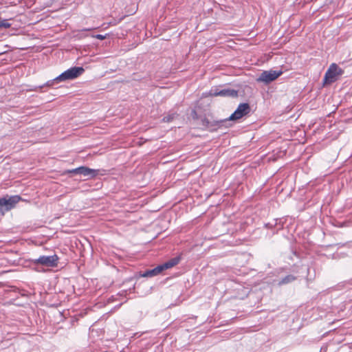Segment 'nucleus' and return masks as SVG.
Wrapping results in <instances>:
<instances>
[{
  "label": "nucleus",
  "mask_w": 352,
  "mask_h": 352,
  "mask_svg": "<svg viewBox=\"0 0 352 352\" xmlns=\"http://www.w3.org/2000/svg\"><path fill=\"white\" fill-rule=\"evenodd\" d=\"M58 257L56 254L50 256H41L34 261L35 264H41L43 266L54 267L58 265Z\"/></svg>",
  "instance_id": "nucleus-5"
},
{
  "label": "nucleus",
  "mask_w": 352,
  "mask_h": 352,
  "mask_svg": "<svg viewBox=\"0 0 352 352\" xmlns=\"http://www.w3.org/2000/svg\"><path fill=\"white\" fill-rule=\"evenodd\" d=\"M341 74V69L336 65L333 63L330 65L329 68L325 73L324 77V83H331L336 80V77Z\"/></svg>",
  "instance_id": "nucleus-6"
},
{
  "label": "nucleus",
  "mask_w": 352,
  "mask_h": 352,
  "mask_svg": "<svg viewBox=\"0 0 352 352\" xmlns=\"http://www.w3.org/2000/svg\"><path fill=\"white\" fill-rule=\"evenodd\" d=\"M70 173L82 175L85 177L90 178L94 177L97 175L98 170L91 169L85 166H80L68 171Z\"/></svg>",
  "instance_id": "nucleus-8"
},
{
  "label": "nucleus",
  "mask_w": 352,
  "mask_h": 352,
  "mask_svg": "<svg viewBox=\"0 0 352 352\" xmlns=\"http://www.w3.org/2000/svg\"><path fill=\"white\" fill-rule=\"evenodd\" d=\"M250 111V106L248 103L240 104L234 112L224 122L236 120L247 115Z\"/></svg>",
  "instance_id": "nucleus-7"
},
{
  "label": "nucleus",
  "mask_w": 352,
  "mask_h": 352,
  "mask_svg": "<svg viewBox=\"0 0 352 352\" xmlns=\"http://www.w3.org/2000/svg\"><path fill=\"white\" fill-rule=\"evenodd\" d=\"M85 69L82 67H74L68 69L57 76L55 81H65L68 80H73L80 76Z\"/></svg>",
  "instance_id": "nucleus-1"
},
{
  "label": "nucleus",
  "mask_w": 352,
  "mask_h": 352,
  "mask_svg": "<svg viewBox=\"0 0 352 352\" xmlns=\"http://www.w3.org/2000/svg\"><path fill=\"white\" fill-rule=\"evenodd\" d=\"M178 263V259L177 258H173L162 265H160L161 267H162L163 271L169 268L173 267L175 265Z\"/></svg>",
  "instance_id": "nucleus-10"
},
{
  "label": "nucleus",
  "mask_w": 352,
  "mask_h": 352,
  "mask_svg": "<svg viewBox=\"0 0 352 352\" xmlns=\"http://www.w3.org/2000/svg\"><path fill=\"white\" fill-rule=\"evenodd\" d=\"M11 24L6 19L0 18V30L2 28H9Z\"/></svg>",
  "instance_id": "nucleus-12"
},
{
  "label": "nucleus",
  "mask_w": 352,
  "mask_h": 352,
  "mask_svg": "<svg viewBox=\"0 0 352 352\" xmlns=\"http://www.w3.org/2000/svg\"><path fill=\"white\" fill-rule=\"evenodd\" d=\"M20 199L18 195L0 198V215H3L6 212L14 208Z\"/></svg>",
  "instance_id": "nucleus-2"
},
{
  "label": "nucleus",
  "mask_w": 352,
  "mask_h": 352,
  "mask_svg": "<svg viewBox=\"0 0 352 352\" xmlns=\"http://www.w3.org/2000/svg\"><path fill=\"white\" fill-rule=\"evenodd\" d=\"M162 271V267L160 265L152 270H146L141 276L142 277H153L160 274Z\"/></svg>",
  "instance_id": "nucleus-9"
},
{
  "label": "nucleus",
  "mask_w": 352,
  "mask_h": 352,
  "mask_svg": "<svg viewBox=\"0 0 352 352\" xmlns=\"http://www.w3.org/2000/svg\"><path fill=\"white\" fill-rule=\"evenodd\" d=\"M173 118H174V114L169 115L168 116L164 117L163 121L168 122H170L173 119Z\"/></svg>",
  "instance_id": "nucleus-13"
},
{
  "label": "nucleus",
  "mask_w": 352,
  "mask_h": 352,
  "mask_svg": "<svg viewBox=\"0 0 352 352\" xmlns=\"http://www.w3.org/2000/svg\"><path fill=\"white\" fill-rule=\"evenodd\" d=\"M94 38H98L99 40H103L106 38V35H102V34H96L93 36Z\"/></svg>",
  "instance_id": "nucleus-14"
},
{
  "label": "nucleus",
  "mask_w": 352,
  "mask_h": 352,
  "mask_svg": "<svg viewBox=\"0 0 352 352\" xmlns=\"http://www.w3.org/2000/svg\"><path fill=\"white\" fill-rule=\"evenodd\" d=\"M295 278H296L293 275H287L279 282V285L287 284L294 281Z\"/></svg>",
  "instance_id": "nucleus-11"
},
{
  "label": "nucleus",
  "mask_w": 352,
  "mask_h": 352,
  "mask_svg": "<svg viewBox=\"0 0 352 352\" xmlns=\"http://www.w3.org/2000/svg\"><path fill=\"white\" fill-rule=\"evenodd\" d=\"M205 96H221L234 98L238 96L237 91L232 89H220L219 87H212L208 92L204 93Z\"/></svg>",
  "instance_id": "nucleus-3"
},
{
  "label": "nucleus",
  "mask_w": 352,
  "mask_h": 352,
  "mask_svg": "<svg viewBox=\"0 0 352 352\" xmlns=\"http://www.w3.org/2000/svg\"><path fill=\"white\" fill-rule=\"evenodd\" d=\"M283 72L281 70H267L263 71L258 78L256 79L258 82H263L265 84H269L270 82L277 79Z\"/></svg>",
  "instance_id": "nucleus-4"
},
{
  "label": "nucleus",
  "mask_w": 352,
  "mask_h": 352,
  "mask_svg": "<svg viewBox=\"0 0 352 352\" xmlns=\"http://www.w3.org/2000/svg\"><path fill=\"white\" fill-rule=\"evenodd\" d=\"M91 30V29H84V30H82V31H89V30Z\"/></svg>",
  "instance_id": "nucleus-15"
}]
</instances>
